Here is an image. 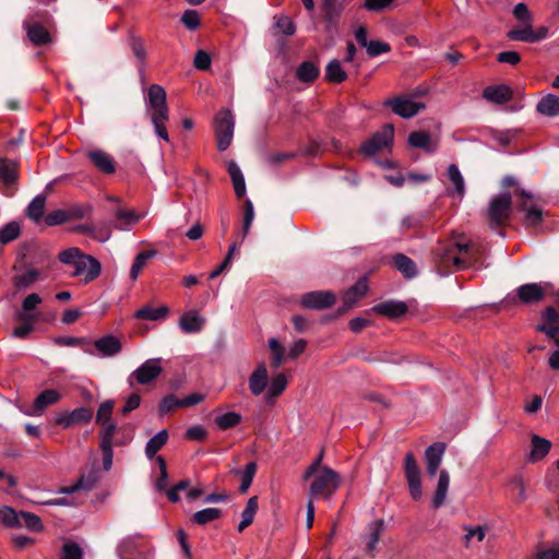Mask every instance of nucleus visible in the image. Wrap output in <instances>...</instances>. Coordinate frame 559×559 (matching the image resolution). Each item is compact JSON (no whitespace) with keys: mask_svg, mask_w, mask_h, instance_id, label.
Returning a JSON list of instances; mask_svg holds the SVG:
<instances>
[{"mask_svg":"<svg viewBox=\"0 0 559 559\" xmlns=\"http://www.w3.org/2000/svg\"><path fill=\"white\" fill-rule=\"evenodd\" d=\"M21 228L16 222H10L0 229V242L8 243L20 236Z\"/></svg>","mask_w":559,"mask_h":559,"instance_id":"nucleus-52","label":"nucleus"},{"mask_svg":"<svg viewBox=\"0 0 559 559\" xmlns=\"http://www.w3.org/2000/svg\"><path fill=\"white\" fill-rule=\"evenodd\" d=\"M394 266L405 276L412 278L417 275L415 263L404 254L394 257Z\"/></svg>","mask_w":559,"mask_h":559,"instance_id":"nucleus-43","label":"nucleus"},{"mask_svg":"<svg viewBox=\"0 0 559 559\" xmlns=\"http://www.w3.org/2000/svg\"><path fill=\"white\" fill-rule=\"evenodd\" d=\"M370 534L369 540L367 543V551L373 552L376 546L380 539V536L384 530V521L382 519H377L369 525Z\"/></svg>","mask_w":559,"mask_h":559,"instance_id":"nucleus-46","label":"nucleus"},{"mask_svg":"<svg viewBox=\"0 0 559 559\" xmlns=\"http://www.w3.org/2000/svg\"><path fill=\"white\" fill-rule=\"evenodd\" d=\"M93 418V409L86 406H81L72 412L61 413L56 417L55 424L67 429L74 424H87Z\"/></svg>","mask_w":559,"mask_h":559,"instance_id":"nucleus-13","label":"nucleus"},{"mask_svg":"<svg viewBox=\"0 0 559 559\" xmlns=\"http://www.w3.org/2000/svg\"><path fill=\"white\" fill-rule=\"evenodd\" d=\"M269 382V373L264 362H260L249 377V390L258 396L265 390Z\"/></svg>","mask_w":559,"mask_h":559,"instance_id":"nucleus-22","label":"nucleus"},{"mask_svg":"<svg viewBox=\"0 0 559 559\" xmlns=\"http://www.w3.org/2000/svg\"><path fill=\"white\" fill-rule=\"evenodd\" d=\"M408 143L413 147L423 148L427 153H433L437 150V143L432 142L427 132L416 131L408 135Z\"/></svg>","mask_w":559,"mask_h":559,"instance_id":"nucleus-27","label":"nucleus"},{"mask_svg":"<svg viewBox=\"0 0 559 559\" xmlns=\"http://www.w3.org/2000/svg\"><path fill=\"white\" fill-rule=\"evenodd\" d=\"M340 475L329 466H323L310 485L309 498L311 500L319 497L329 499L340 487Z\"/></svg>","mask_w":559,"mask_h":559,"instance_id":"nucleus-4","label":"nucleus"},{"mask_svg":"<svg viewBox=\"0 0 559 559\" xmlns=\"http://www.w3.org/2000/svg\"><path fill=\"white\" fill-rule=\"evenodd\" d=\"M258 511V497L253 496L247 501V506L241 513V519L251 525Z\"/></svg>","mask_w":559,"mask_h":559,"instance_id":"nucleus-57","label":"nucleus"},{"mask_svg":"<svg viewBox=\"0 0 559 559\" xmlns=\"http://www.w3.org/2000/svg\"><path fill=\"white\" fill-rule=\"evenodd\" d=\"M287 386V378L284 373H277L272 378L269 391L265 395L267 405H273L275 400L284 392Z\"/></svg>","mask_w":559,"mask_h":559,"instance_id":"nucleus-28","label":"nucleus"},{"mask_svg":"<svg viewBox=\"0 0 559 559\" xmlns=\"http://www.w3.org/2000/svg\"><path fill=\"white\" fill-rule=\"evenodd\" d=\"M536 110L548 117L559 116V96L547 94L538 102Z\"/></svg>","mask_w":559,"mask_h":559,"instance_id":"nucleus-31","label":"nucleus"},{"mask_svg":"<svg viewBox=\"0 0 559 559\" xmlns=\"http://www.w3.org/2000/svg\"><path fill=\"white\" fill-rule=\"evenodd\" d=\"M336 297L330 290H313L301 296L300 305L307 309L323 310L335 304Z\"/></svg>","mask_w":559,"mask_h":559,"instance_id":"nucleus-11","label":"nucleus"},{"mask_svg":"<svg viewBox=\"0 0 559 559\" xmlns=\"http://www.w3.org/2000/svg\"><path fill=\"white\" fill-rule=\"evenodd\" d=\"M223 515L221 509L217 508H206L195 512L192 515V521L199 525H205L212 521L219 519Z\"/></svg>","mask_w":559,"mask_h":559,"instance_id":"nucleus-45","label":"nucleus"},{"mask_svg":"<svg viewBox=\"0 0 559 559\" xmlns=\"http://www.w3.org/2000/svg\"><path fill=\"white\" fill-rule=\"evenodd\" d=\"M241 415L236 412H227L223 415H219L215 418V424L222 430H227L234 428L238 424L241 423Z\"/></svg>","mask_w":559,"mask_h":559,"instance_id":"nucleus-49","label":"nucleus"},{"mask_svg":"<svg viewBox=\"0 0 559 559\" xmlns=\"http://www.w3.org/2000/svg\"><path fill=\"white\" fill-rule=\"evenodd\" d=\"M19 321L22 324L15 326L12 334L16 338L25 340L34 331L35 323L38 320L28 319V320H19Z\"/></svg>","mask_w":559,"mask_h":559,"instance_id":"nucleus-54","label":"nucleus"},{"mask_svg":"<svg viewBox=\"0 0 559 559\" xmlns=\"http://www.w3.org/2000/svg\"><path fill=\"white\" fill-rule=\"evenodd\" d=\"M546 296L545 288L536 283H527L516 288V296L509 299L519 301L523 305H534L540 302Z\"/></svg>","mask_w":559,"mask_h":559,"instance_id":"nucleus-12","label":"nucleus"},{"mask_svg":"<svg viewBox=\"0 0 559 559\" xmlns=\"http://www.w3.org/2000/svg\"><path fill=\"white\" fill-rule=\"evenodd\" d=\"M369 287L367 282H356L352 287H349L343 295V298L347 306L354 308L357 302L367 295Z\"/></svg>","mask_w":559,"mask_h":559,"instance_id":"nucleus-32","label":"nucleus"},{"mask_svg":"<svg viewBox=\"0 0 559 559\" xmlns=\"http://www.w3.org/2000/svg\"><path fill=\"white\" fill-rule=\"evenodd\" d=\"M371 312L385 317L389 320L396 321L408 312V305L401 300L388 299L376 304L372 308L366 311L367 314Z\"/></svg>","mask_w":559,"mask_h":559,"instance_id":"nucleus-10","label":"nucleus"},{"mask_svg":"<svg viewBox=\"0 0 559 559\" xmlns=\"http://www.w3.org/2000/svg\"><path fill=\"white\" fill-rule=\"evenodd\" d=\"M87 157L93 165L105 175H112L116 171V162L114 157L102 150H92L87 152Z\"/></svg>","mask_w":559,"mask_h":559,"instance_id":"nucleus-17","label":"nucleus"},{"mask_svg":"<svg viewBox=\"0 0 559 559\" xmlns=\"http://www.w3.org/2000/svg\"><path fill=\"white\" fill-rule=\"evenodd\" d=\"M115 228L120 230H128L131 226L135 225L142 216L135 214L133 211L118 210L115 213Z\"/></svg>","mask_w":559,"mask_h":559,"instance_id":"nucleus-34","label":"nucleus"},{"mask_svg":"<svg viewBox=\"0 0 559 559\" xmlns=\"http://www.w3.org/2000/svg\"><path fill=\"white\" fill-rule=\"evenodd\" d=\"M185 437L188 440L204 441L207 437V431L204 427L197 425L191 426L186 430Z\"/></svg>","mask_w":559,"mask_h":559,"instance_id":"nucleus-62","label":"nucleus"},{"mask_svg":"<svg viewBox=\"0 0 559 559\" xmlns=\"http://www.w3.org/2000/svg\"><path fill=\"white\" fill-rule=\"evenodd\" d=\"M155 255H156L155 250H146V251L140 252L135 257L133 264L131 266L130 277L132 280H136L141 273L142 269L146 266L148 260L153 259Z\"/></svg>","mask_w":559,"mask_h":559,"instance_id":"nucleus-41","label":"nucleus"},{"mask_svg":"<svg viewBox=\"0 0 559 559\" xmlns=\"http://www.w3.org/2000/svg\"><path fill=\"white\" fill-rule=\"evenodd\" d=\"M45 222L48 226L61 225L69 222L68 212L67 210L53 211L46 216Z\"/></svg>","mask_w":559,"mask_h":559,"instance_id":"nucleus-59","label":"nucleus"},{"mask_svg":"<svg viewBox=\"0 0 559 559\" xmlns=\"http://www.w3.org/2000/svg\"><path fill=\"white\" fill-rule=\"evenodd\" d=\"M384 105L390 106L394 114L405 119L416 116L423 108H425L423 103L414 102L407 97L389 99Z\"/></svg>","mask_w":559,"mask_h":559,"instance_id":"nucleus-14","label":"nucleus"},{"mask_svg":"<svg viewBox=\"0 0 559 559\" xmlns=\"http://www.w3.org/2000/svg\"><path fill=\"white\" fill-rule=\"evenodd\" d=\"M146 112L151 118L157 136L169 142L166 122L169 120V110L166 102V92L158 84L148 87Z\"/></svg>","mask_w":559,"mask_h":559,"instance_id":"nucleus-3","label":"nucleus"},{"mask_svg":"<svg viewBox=\"0 0 559 559\" xmlns=\"http://www.w3.org/2000/svg\"><path fill=\"white\" fill-rule=\"evenodd\" d=\"M460 255L451 258L452 263L456 270H464L474 265V257L478 249L469 242H457L456 243Z\"/></svg>","mask_w":559,"mask_h":559,"instance_id":"nucleus-20","label":"nucleus"},{"mask_svg":"<svg viewBox=\"0 0 559 559\" xmlns=\"http://www.w3.org/2000/svg\"><path fill=\"white\" fill-rule=\"evenodd\" d=\"M20 521L22 526L34 533H39L44 530L43 522L35 513L20 511Z\"/></svg>","mask_w":559,"mask_h":559,"instance_id":"nucleus-47","label":"nucleus"},{"mask_svg":"<svg viewBox=\"0 0 559 559\" xmlns=\"http://www.w3.org/2000/svg\"><path fill=\"white\" fill-rule=\"evenodd\" d=\"M483 97L493 104L502 105L513 97V91L506 84L489 85L483 91Z\"/></svg>","mask_w":559,"mask_h":559,"instance_id":"nucleus-19","label":"nucleus"},{"mask_svg":"<svg viewBox=\"0 0 559 559\" xmlns=\"http://www.w3.org/2000/svg\"><path fill=\"white\" fill-rule=\"evenodd\" d=\"M447 177L453 187L452 189H447L448 194L451 197L456 195L459 200H462L465 195V180L457 165H449L447 168Z\"/></svg>","mask_w":559,"mask_h":559,"instance_id":"nucleus-21","label":"nucleus"},{"mask_svg":"<svg viewBox=\"0 0 559 559\" xmlns=\"http://www.w3.org/2000/svg\"><path fill=\"white\" fill-rule=\"evenodd\" d=\"M61 559H83V551L79 544L67 542L62 546Z\"/></svg>","mask_w":559,"mask_h":559,"instance_id":"nucleus-55","label":"nucleus"},{"mask_svg":"<svg viewBox=\"0 0 559 559\" xmlns=\"http://www.w3.org/2000/svg\"><path fill=\"white\" fill-rule=\"evenodd\" d=\"M394 140V128L392 124H385L381 131L374 133L368 141L361 145V153L366 156H373L377 153L390 147Z\"/></svg>","mask_w":559,"mask_h":559,"instance_id":"nucleus-9","label":"nucleus"},{"mask_svg":"<svg viewBox=\"0 0 559 559\" xmlns=\"http://www.w3.org/2000/svg\"><path fill=\"white\" fill-rule=\"evenodd\" d=\"M276 27L286 36L293 35L296 31L293 21L288 16H280L276 21Z\"/></svg>","mask_w":559,"mask_h":559,"instance_id":"nucleus-64","label":"nucleus"},{"mask_svg":"<svg viewBox=\"0 0 559 559\" xmlns=\"http://www.w3.org/2000/svg\"><path fill=\"white\" fill-rule=\"evenodd\" d=\"M168 432L167 430H160L154 437H152L145 445V454L148 459H153L157 452L167 443Z\"/></svg>","mask_w":559,"mask_h":559,"instance_id":"nucleus-37","label":"nucleus"},{"mask_svg":"<svg viewBox=\"0 0 559 559\" xmlns=\"http://www.w3.org/2000/svg\"><path fill=\"white\" fill-rule=\"evenodd\" d=\"M92 237L100 242L107 241L111 237L110 226L106 223L95 225Z\"/></svg>","mask_w":559,"mask_h":559,"instance_id":"nucleus-63","label":"nucleus"},{"mask_svg":"<svg viewBox=\"0 0 559 559\" xmlns=\"http://www.w3.org/2000/svg\"><path fill=\"white\" fill-rule=\"evenodd\" d=\"M94 348L104 357H111L121 352L122 345L120 341L112 336L106 335L94 342Z\"/></svg>","mask_w":559,"mask_h":559,"instance_id":"nucleus-24","label":"nucleus"},{"mask_svg":"<svg viewBox=\"0 0 559 559\" xmlns=\"http://www.w3.org/2000/svg\"><path fill=\"white\" fill-rule=\"evenodd\" d=\"M531 452L528 454V462L535 463L543 460L551 449V442L543 437L533 435L531 438Z\"/></svg>","mask_w":559,"mask_h":559,"instance_id":"nucleus-25","label":"nucleus"},{"mask_svg":"<svg viewBox=\"0 0 559 559\" xmlns=\"http://www.w3.org/2000/svg\"><path fill=\"white\" fill-rule=\"evenodd\" d=\"M41 302V297L32 293L27 295L23 301L20 310L15 311L14 319L15 320H39V312L36 310L37 306Z\"/></svg>","mask_w":559,"mask_h":559,"instance_id":"nucleus-15","label":"nucleus"},{"mask_svg":"<svg viewBox=\"0 0 559 559\" xmlns=\"http://www.w3.org/2000/svg\"><path fill=\"white\" fill-rule=\"evenodd\" d=\"M61 394L55 389H47L40 392L34 400L33 412L31 415L38 416L50 405L58 403Z\"/></svg>","mask_w":559,"mask_h":559,"instance_id":"nucleus-23","label":"nucleus"},{"mask_svg":"<svg viewBox=\"0 0 559 559\" xmlns=\"http://www.w3.org/2000/svg\"><path fill=\"white\" fill-rule=\"evenodd\" d=\"M0 179L8 187L15 183L17 179V164L8 158H0Z\"/></svg>","mask_w":559,"mask_h":559,"instance_id":"nucleus-33","label":"nucleus"},{"mask_svg":"<svg viewBox=\"0 0 559 559\" xmlns=\"http://www.w3.org/2000/svg\"><path fill=\"white\" fill-rule=\"evenodd\" d=\"M169 312L168 307L162 306L159 308H153L151 306H144L135 312V318L140 320L158 321L167 317Z\"/></svg>","mask_w":559,"mask_h":559,"instance_id":"nucleus-35","label":"nucleus"},{"mask_svg":"<svg viewBox=\"0 0 559 559\" xmlns=\"http://www.w3.org/2000/svg\"><path fill=\"white\" fill-rule=\"evenodd\" d=\"M444 451L445 444L443 442H435L426 449L425 460L427 465V473L429 476H435L437 474Z\"/></svg>","mask_w":559,"mask_h":559,"instance_id":"nucleus-16","label":"nucleus"},{"mask_svg":"<svg viewBox=\"0 0 559 559\" xmlns=\"http://www.w3.org/2000/svg\"><path fill=\"white\" fill-rule=\"evenodd\" d=\"M228 173L233 180L236 195L242 198L246 194L245 177L241 169L234 160L228 163Z\"/></svg>","mask_w":559,"mask_h":559,"instance_id":"nucleus-36","label":"nucleus"},{"mask_svg":"<svg viewBox=\"0 0 559 559\" xmlns=\"http://www.w3.org/2000/svg\"><path fill=\"white\" fill-rule=\"evenodd\" d=\"M100 431H99V447H114L116 445H123V442L114 441V436L117 431V425L111 421L107 423L105 425H99Z\"/></svg>","mask_w":559,"mask_h":559,"instance_id":"nucleus-39","label":"nucleus"},{"mask_svg":"<svg viewBox=\"0 0 559 559\" xmlns=\"http://www.w3.org/2000/svg\"><path fill=\"white\" fill-rule=\"evenodd\" d=\"M181 22L188 29L194 31L200 26V15L195 10H186Z\"/></svg>","mask_w":559,"mask_h":559,"instance_id":"nucleus-58","label":"nucleus"},{"mask_svg":"<svg viewBox=\"0 0 559 559\" xmlns=\"http://www.w3.org/2000/svg\"><path fill=\"white\" fill-rule=\"evenodd\" d=\"M369 57H377L382 53H386L391 50V46L388 43L381 40H370L366 47Z\"/></svg>","mask_w":559,"mask_h":559,"instance_id":"nucleus-56","label":"nucleus"},{"mask_svg":"<svg viewBox=\"0 0 559 559\" xmlns=\"http://www.w3.org/2000/svg\"><path fill=\"white\" fill-rule=\"evenodd\" d=\"M91 211H92V207L88 204H74L67 210L68 215H69V221L75 219V218H83L84 216L90 214Z\"/></svg>","mask_w":559,"mask_h":559,"instance_id":"nucleus-61","label":"nucleus"},{"mask_svg":"<svg viewBox=\"0 0 559 559\" xmlns=\"http://www.w3.org/2000/svg\"><path fill=\"white\" fill-rule=\"evenodd\" d=\"M46 205V197L43 194L36 195L27 206V216L35 223H39L44 216Z\"/></svg>","mask_w":559,"mask_h":559,"instance_id":"nucleus-40","label":"nucleus"},{"mask_svg":"<svg viewBox=\"0 0 559 559\" xmlns=\"http://www.w3.org/2000/svg\"><path fill=\"white\" fill-rule=\"evenodd\" d=\"M115 407V402L112 400H107L103 402L96 413L95 421L97 425H105L107 423H111V415Z\"/></svg>","mask_w":559,"mask_h":559,"instance_id":"nucleus-50","label":"nucleus"},{"mask_svg":"<svg viewBox=\"0 0 559 559\" xmlns=\"http://www.w3.org/2000/svg\"><path fill=\"white\" fill-rule=\"evenodd\" d=\"M98 480L99 472L96 467H93L87 474H82L76 484L80 486L81 490L90 491L95 487Z\"/></svg>","mask_w":559,"mask_h":559,"instance_id":"nucleus-51","label":"nucleus"},{"mask_svg":"<svg viewBox=\"0 0 559 559\" xmlns=\"http://www.w3.org/2000/svg\"><path fill=\"white\" fill-rule=\"evenodd\" d=\"M58 260L72 269L70 275L74 277L96 280L102 272L100 262L96 258L84 253L78 247H70L60 251Z\"/></svg>","mask_w":559,"mask_h":559,"instance_id":"nucleus-2","label":"nucleus"},{"mask_svg":"<svg viewBox=\"0 0 559 559\" xmlns=\"http://www.w3.org/2000/svg\"><path fill=\"white\" fill-rule=\"evenodd\" d=\"M403 468L411 497L414 500H419L423 493L420 468L413 452L405 454Z\"/></svg>","mask_w":559,"mask_h":559,"instance_id":"nucleus-8","label":"nucleus"},{"mask_svg":"<svg viewBox=\"0 0 559 559\" xmlns=\"http://www.w3.org/2000/svg\"><path fill=\"white\" fill-rule=\"evenodd\" d=\"M520 195L523 198L520 206L525 212V223L531 226L538 225L543 218V211L535 205L533 197L525 190H521Z\"/></svg>","mask_w":559,"mask_h":559,"instance_id":"nucleus-18","label":"nucleus"},{"mask_svg":"<svg viewBox=\"0 0 559 559\" xmlns=\"http://www.w3.org/2000/svg\"><path fill=\"white\" fill-rule=\"evenodd\" d=\"M178 407H181L180 399L176 397L174 394H167L162 399L158 405V415L164 416Z\"/></svg>","mask_w":559,"mask_h":559,"instance_id":"nucleus-53","label":"nucleus"},{"mask_svg":"<svg viewBox=\"0 0 559 559\" xmlns=\"http://www.w3.org/2000/svg\"><path fill=\"white\" fill-rule=\"evenodd\" d=\"M512 14L523 26L510 29L507 33L508 39L523 43H538L550 36L549 27L546 25H540L536 29H533V13L524 2L516 3Z\"/></svg>","mask_w":559,"mask_h":559,"instance_id":"nucleus-1","label":"nucleus"},{"mask_svg":"<svg viewBox=\"0 0 559 559\" xmlns=\"http://www.w3.org/2000/svg\"><path fill=\"white\" fill-rule=\"evenodd\" d=\"M159 466V477L156 480V489L159 491H165L167 487L168 473L166 467V461L163 456H157L156 459Z\"/></svg>","mask_w":559,"mask_h":559,"instance_id":"nucleus-60","label":"nucleus"},{"mask_svg":"<svg viewBox=\"0 0 559 559\" xmlns=\"http://www.w3.org/2000/svg\"><path fill=\"white\" fill-rule=\"evenodd\" d=\"M318 75L319 68L310 61L302 62L296 71V76L301 82H312L318 78Z\"/></svg>","mask_w":559,"mask_h":559,"instance_id":"nucleus-44","label":"nucleus"},{"mask_svg":"<svg viewBox=\"0 0 559 559\" xmlns=\"http://www.w3.org/2000/svg\"><path fill=\"white\" fill-rule=\"evenodd\" d=\"M449 485H450V474L448 471L442 469L439 474L437 488H436L435 496L432 499L433 508L438 509L443 504V502L447 498Z\"/></svg>","mask_w":559,"mask_h":559,"instance_id":"nucleus-29","label":"nucleus"},{"mask_svg":"<svg viewBox=\"0 0 559 559\" xmlns=\"http://www.w3.org/2000/svg\"><path fill=\"white\" fill-rule=\"evenodd\" d=\"M0 522L8 527H22L20 512L8 506L0 508Z\"/></svg>","mask_w":559,"mask_h":559,"instance_id":"nucleus-48","label":"nucleus"},{"mask_svg":"<svg viewBox=\"0 0 559 559\" xmlns=\"http://www.w3.org/2000/svg\"><path fill=\"white\" fill-rule=\"evenodd\" d=\"M160 362V358H151L145 360L141 366H139L133 372L130 373L127 380L128 384L131 388H133L135 383L141 385L151 384L163 372Z\"/></svg>","mask_w":559,"mask_h":559,"instance_id":"nucleus-7","label":"nucleus"},{"mask_svg":"<svg viewBox=\"0 0 559 559\" xmlns=\"http://www.w3.org/2000/svg\"><path fill=\"white\" fill-rule=\"evenodd\" d=\"M257 469H258V465L255 462H249L246 466H245V469L243 471H240V469H233L231 471V474L235 475V476H239L240 477V486H239V492L240 493H246L248 491V489L250 488L252 481H253V478H254V475L257 473Z\"/></svg>","mask_w":559,"mask_h":559,"instance_id":"nucleus-30","label":"nucleus"},{"mask_svg":"<svg viewBox=\"0 0 559 559\" xmlns=\"http://www.w3.org/2000/svg\"><path fill=\"white\" fill-rule=\"evenodd\" d=\"M213 128L218 151H226L234 138L235 118L233 112L226 108L221 109L214 117Z\"/></svg>","mask_w":559,"mask_h":559,"instance_id":"nucleus-5","label":"nucleus"},{"mask_svg":"<svg viewBox=\"0 0 559 559\" xmlns=\"http://www.w3.org/2000/svg\"><path fill=\"white\" fill-rule=\"evenodd\" d=\"M205 324V319L200 317L197 311H187L179 319L180 329L187 333H198Z\"/></svg>","mask_w":559,"mask_h":559,"instance_id":"nucleus-26","label":"nucleus"},{"mask_svg":"<svg viewBox=\"0 0 559 559\" xmlns=\"http://www.w3.org/2000/svg\"><path fill=\"white\" fill-rule=\"evenodd\" d=\"M512 197L510 192L495 195L488 206V219L491 228L504 225L511 214Z\"/></svg>","mask_w":559,"mask_h":559,"instance_id":"nucleus-6","label":"nucleus"},{"mask_svg":"<svg viewBox=\"0 0 559 559\" xmlns=\"http://www.w3.org/2000/svg\"><path fill=\"white\" fill-rule=\"evenodd\" d=\"M347 74L343 70L338 60L333 59L329 62L325 69V79L332 83H342L346 80Z\"/></svg>","mask_w":559,"mask_h":559,"instance_id":"nucleus-42","label":"nucleus"},{"mask_svg":"<svg viewBox=\"0 0 559 559\" xmlns=\"http://www.w3.org/2000/svg\"><path fill=\"white\" fill-rule=\"evenodd\" d=\"M26 31L27 37L36 46L45 45L50 41V35L48 31L38 23L28 25Z\"/></svg>","mask_w":559,"mask_h":559,"instance_id":"nucleus-38","label":"nucleus"}]
</instances>
